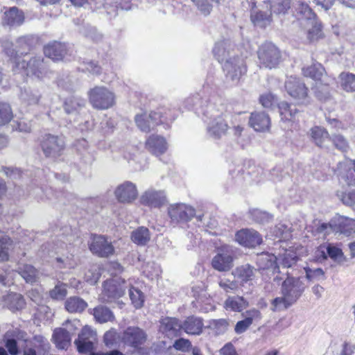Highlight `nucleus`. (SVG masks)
<instances>
[{
	"label": "nucleus",
	"instance_id": "31",
	"mask_svg": "<svg viewBox=\"0 0 355 355\" xmlns=\"http://www.w3.org/2000/svg\"><path fill=\"white\" fill-rule=\"evenodd\" d=\"M248 306V302L241 296H229L224 303L226 310L241 312Z\"/></svg>",
	"mask_w": 355,
	"mask_h": 355
},
{
	"label": "nucleus",
	"instance_id": "29",
	"mask_svg": "<svg viewBox=\"0 0 355 355\" xmlns=\"http://www.w3.org/2000/svg\"><path fill=\"white\" fill-rule=\"evenodd\" d=\"M17 272L26 283L33 284L38 279V271L32 265L20 263L17 267Z\"/></svg>",
	"mask_w": 355,
	"mask_h": 355
},
{
	"label": "nucleus",
	"instance_id": "53",
	"mask_svg": "<svg viewBox=\"0 0 355 355\" xmlns=\"http://www.w3.org/2000/svg\"><path fill=\"white\" fill-rule=\"evenodd\" d=\"M229 321L226 319L211 320L209 321V327L218 335L224 334L228 328Z\"/></svg>",
	"mask_w": 355,
	"mask_h": 355
},
{
	"label": "nucleus",
	"instance_id": "41",
	"mask_svg": "<svg viewBox=\"0 0 355 355\" xmlns=\"http://www.w3.org/2000/svg\"><path fill=\"white\" fill-rule=\"evenodd\" d=\"M132 241L139 245H145L150 239V232L148 228L139 227L132 232Z\"/></svg>",
	"mask_w": 355,
	"mask_h": 355
},
{
	"label": "nucleus",
	"instance_id": "2",
	"mask_svg": "<svg viewBox=\"0 0 355 355\" xmlns=\"http://www.w3.org/2000/svg\"><path fill=\"white\" fill-rule=\"evenodd\" d=\"M90 104L96 110H104L115 104V94L104 86H96L88 92Z\"/></svg>",
	"mask_w": 355,
	"mask_h": 355
},
{
	"label": "nucleus",
	"instance_id": "1",
	"mask_svg": "<svg viewBox=\"0 0 355 355\" xmlns=\"http://www.w3.org/2000/svg\"><path fill=\"white\" fill-rule=\"evenodd\" d=\"M14 71L16 73L23 71L27 76H33L41 79L46 73V65L44 59L40 57H34L28 61L15 58Z\"/></svg>",
	"mask_w": 355,
	"mask_h": 355
},
{
	"label": "nucleus",
	"instance_id": "43",
	"mask_svg": "<svg viewBox=\"0 0 355 355\" xmlns=\"http://www.w3.org/2000/svg\"><path fill=\"white\" fill-rule=\"evenodd\" d=\"M330 141L334 146L343 153H347L350 148L347 139L340 134H333L330 137Z\"/></svg>",
	"mask_w": 355,
	"mask_h": 355
},
{
	"label": "nucleus",
	"instance_id": "27",
	"mask_svg": "<svg viewBox=\"0 0 355 355\" xmlns=\"http://www.w3.org/2000/svg\"><path fill=\"white\" fill-rule=\"evenodd\" d=\"M202 319L196 316L188 317L182 324V329L191 335H200L203 329Z\"/></svg>",
	"mask_w": 355,
	"mask_h": 355
},
{
	"label": "nucleus",
	"instance_id": "63",
	"mask_svg": "<svg viewBox=\"0 0 355 355\" xmlns=\"http://www.w3.org/2000/svg\"><path fill=\"white\" fill-rule=\"evenodd\" d=\"M279 110L280 115L282 116V119L287 121L292 120L295 113H293V110L291 108V105L288 103H280L279 104Z\"/></svg>",
	"mask_w": 355,
	"mask_h": 355
},
{
	"label": "nucleus",
	"instance_id": "15",
	"mask_svg": "<svg viewBox=\"0 0 355 355\" xmlns=\"http://www.w3.org/2000/svg\"><path fill=\"white\" fill-rule=\"evenodd\" d=\"M166 202V194L164 191L149 189L145 191L140 197V202L143 205L150 207L158 208Z\"/></svg>",
	"mask_w": 355,
	"mask_h": 355
},
{
	"label": "nucleus",
	"instance_id": "28",
	"mask_svg": "<svg viewBox=\"0 0 355 355\" xmlns=\"http://www.w3.org/2000/svg\"><path fill=\"white\" fill-rule=\"evenodd\" d=\"M3 305L6 306L12 312L23 309L25 306V301L21 294L10 293L2 298Z\"/></svg>",
	"mask_w": 355,
	"mask_h": 355
},
{
	"label": "nucleus",
	"instance_id": "25",
	"mask_svg": "<svg viewBox=\"0 0 355 355\" xmlns=\"http://www.w3.org/2000/svg\"><path fill=\"white\" fill-rule=\"evenodd\" d=\"M257 263L259 269H272L274 273L280 272L277 264V257L268 252H262L257 256Z\"/></svg>",
	"mask_w": 355,
	"mask_h": 355
},
{
	"label": "nucleus",
	"instance_id": "33",
	"mask_svg": "<svg viewBox=\"0 0 355 355\" xmlns=\"http://www.w3.org/2000/svg\"><path fill=\"white\" fill-rule=\"evenodd\" d=\"M41 98L40 91L35 88L25 87L21 90L20 98L21 101L28 105L38 104Z\"/></svg>",
	"mask_w": 355,
	"mask_h": 355
},
{
	"label": "nucleus",
	"instance_id": "35",
	"mask_svg": "<svg viewBox=\"0 0 355 355\" xmlns=\"http://www.w3.org/2000/svg\"><path fill=\"white\" fill-rule=\"evenodd\" d=\"M304 25L307 28V40L310 42L317 41L323 37L321 24L317 19Z\"/></svg>",
	"mask_w": 355,
	"mask_h": 355
},
{
	"label": "nucleus",
	"instance_id": "12",
	"mask_svg": "<svg viewBox=\"0 0 355 355\" xmlns=\"http://www.w3.org/2000/svg\"><path fill=\"white\" fill-rule=\"evenodd\" d=\"M125 281L121 284L116 279H108L104 282L103 289L101 298L103 302H111L112 300L121 297L125 293L126 286Z\"/></svg>",
	"mask_w": 355,
	"mask_h": 355
},
{
	"label": "nucleus",
	"instance_id": "19",
	"mask_svg": "<svg viewBox=\"0 0 355 355\" xmlns=\"http://www.w3.org/2000/svg\"><path fill=\"white\" fill-rule=\"evenodd\" d=\"M137 127L143 132H149L150 128L159 124L161 120L160 112H151L150 114H137L135 118Z\"/></svg>",
	"mask_w": 355,
	"mask_h": 355
},
{
	"label": "nucleus",
	"instance_id": "30",
	"mask_svg": "<svg viewBox=\"0 0 355 355\" xmlns=\"http://www.w3.org/2000/svg\"><path fill=\"white\" fill-rule=\"evenodd\" d=\"M296 16L302 24L313 22L316 19L315 14L312 11L307 3L301 2L296 7Z\"/></svg>",
	"mask_w": 355,
	"mask_h": 355
},
{
	"label": "nucleus",
	"instance_id": "38",
	"mask_svg": "<svg viewBox=\"0 0 355 355\" xmlns=\"http://www.w3.org/2000/svg\"><path fill=\"white\" fill-rule=\"evenodd\" d=\"M336 225L338 230L347 236L350 235L352 232H355V220L339 216L336 218Z\"/></svg>",
	"mask_w": 355,
	"mask_h": 355
},
{
	"label": "nucleus",
	"instance_id": "57",
	"mask_svg": "<svg viewBox=\"0 0 355 355\" xmlns=\"http://www.w3.org/2000/svg\"><path fill=\"white\" fill-rule=\"evenodd\" d=\"M33 342V347L37 349L39 354H44L48 352L50 348L48 340L42 336H35Z\"/></svg>",
	"mask_w": 355,
	"mask_h": 355
},
{
	"label": "nucleus",
	"instance_id": "20",
	"mask_svg": "<svg viewBox=\"0 0 355 355\" xmlns=\"http://www.w3.org/2000/svg\"><path fill=\"white\" fill-rule=\"evenodd\" d=\"M24 21V15L17 7L10 8L6 10L1 19L3 26L15 27L21 26Z\"/></svg>",
	"mask_w": 355,
	"mask_h": 355
},
{
	"label": "nucleus",
	"instance_id": "45",
	"mask_svg": "<svg viewBox=\"0 0 355 355\" xmlns=\"http://www.w3.org/2000/svg\"><path fill=\"white\" fill-rule=\"evenodd\" d=\"M271 10L275 14H286L291 8V0H270Z\"/></svg>",
	"mask_w": 355,
	"mask_h": 355
},
{
	"label": "nucleus",
	"instance_id": "26",
	"mask_svg": "<svg viewBox=\"0 0 355 355\" xmlns=\"http://www.w3.org/2000/svg\"><path fill=\"white\" fill-rule=\"evenodd\" d=\"M211 266L219 272L229 271L233 267V258L227 253H218L212 259Z\"/></svg>",
	"mask_w": 355,
	"mask_h": 355
},
{
	"label": "nucleus",
	"instance_id": "22",
	"mask_svg": "<svg viewBox=\"0 0 355 355\" xmlns=\"http://www.w3.org/2000/svg\"><path fill=\"white\" fill-rule=\"evenodd\" d=\"M250 126L257 132L269 130L270 119L264 112H255L251 114L250 121Z\"/></svg>",
	"mask_w": 355,
	"mask_h": 355
},
{
	"label": "nucleus",
	"instance_id": "51",
	"mask_svg": "<svg viewBox=\"0 0 355 355\" xmlns=\"http://www.w3.org/2000/svg\"><path fill=\"white\" fill-rule=\"evenodd\" d=\"M272 234L279 241H286L291 238V233L289 228L283 224H279L275 227Z\"/></svg>",
	"mask_w": 355,
	"mask_h": 355
},
{
	"label": "nucleus",
	"instance_id": "44",
	"mask_svg": "<svg viewBox=\"0 0 355 355\" xmlns=\"http://www.w3.org/2000/svg\"><path fill=\"white\" fill-rule=\"evenodd\" d=\"M306 278L310 282L322 281L326 279L325 272L321 268L304 267Z\"/></svg>",
	"mask_w": 355,
	"mask_h": 355
},
{
	"label": "nucleus",
	"instance_id": "55",
	"mask_svg": "<svg viewBox=\"0 0 355 355\" xmlns=\"http://www.w3.org/2000/svg\"><path fill=\"white\" fill-rule=\"evenodd\" d=\"M33 41V37L30 35L19 37L17 41V46L18 47V52L21 54L26 53L27 51H30Z\"/></svg>",
	"mask_w": 355,
	"mask_h": 355
},
{
	"label": "nucleus",
	"instance_id": "42",
	"mask_svg": "<svg viewBox=\"0 0 355 355\" xmlns=\"http://www.w3.org/2000/svg\"><path fill=\"white\" fill-rule=\"evenodd\" d=\"M302 71L305 76L310 77L315 80H321L324 73V68L320 63H315L304 68Z\"/></svg>",
	"mask_w": 355,
	"mask_h": 355
},
{
	"label": "nucleus",
	"instance_id": "47",
	"mask_svg": "<svg viewBox=\"0 0 355 355\" xmlns=\"http://www.w3.org/2000/svg\"><path fill=\"white\" fill-rule=\"evenodd\" d=\"M340 85L342 88L348 92L355 91V75L349 73H341L340 74Z\"/></svg>",
	"mask_w": 355,
	"mask_h": 355
},
{
	"label": "nucleus",
	"instance_id": "21",
	"mask_svg": "<svg viewBox=\"0 0 355 355\" xmlns=\"http://www.w3.org/2000/svg\"><path fill=\"white\" fill-rule=\"evenodd\" d=\"M338 174L348 185H355V161L346 159L338 164Z\"/></svg>",
	"mask_w": 355,
	"mask_h": 355
},
{
	"label": "nucleus",
	"instance_id": "59",
	"mask_svg": "<svg viewBox=\"0 0 355 355\" xmlns=\"http://www.w3.org/2000/svg\"><path fill=\"white\" fill-rule=\"evenodd\" d=\"M78 352L81 354L93 353L92 352L94 349V343L90 341H86L85 340H80L77 338L74 341Z\"/></svg>",
	"mask_w": 355,
	"mask_h": 355
},
{
	"label": "nucleus",
	"instance_id": "6",
	"mask_svg": "<svg viewBox=\"0 0 355 355\" xmlns=\"http://www.w3.org/2000/svg\"><path fill=\"white\" fill-rule=\"evenodd\" d=\"M306 288L304 281L300 277H288L282 283V294L286 295L287 302L294 304Z\"/></svg>",
	"mask_w": 355,
	"mask_h": 355
},
{
	"label": "nucleus",
	"instance_id": "11",
	"mask_svg": "<svg viewBox=\"0 0 355 355\" xmlns=\"http://www.w3.org/2000/svg\"><path fill=\"white\" fill-rule=\"evenodd\" d=\"M77 325H79L78 320H67L66 321V326L68 330L63 328L54 330L53 339L58 348L64 349L69 347L71 343L70 331L73 333L74 329L77 328Z\"/></svg>",
	"mask_w": 355,
	"mask_h": 355
},
{
	"label": "nucleus",
	"instance_id": "8",
	"mask_svg": "<svg viewBox=\"0 0 355 355\" xmlns=\"http://www.w3.org/2000/svg\"><path fill=\"white\" fill-rule=\"evenodd\" d=\"M114 194L119 202L131 204L138 197L137 187L130 181H125L116 187Z\"/></svg>",
	"mask_w": 355,
	"mask_h": 355
},
{
	"label": "nucleus",
	"instance_id": "18",
	"mask_svg": "<svg viewBox=\"0 0 355 355\" xmlns=\"http://www.w3.org/2000/svg\"><path fill=\"white\" fill-rule=\"evenodd\" d=\"M159 331L165 336L173 338L180 335L182 324L175 318L166 317L159 321Z\"/></svg>",
	"mask_w": 355,
	"mask_h": 355
},
{
	"label": "nucleus",
	"instance_id": "49",
	"mask_svg": "<svg viewBox=\"0 0 355 355\" xmlns=\"http://www.w3.org/2000/svg\"><path fill=\"white\" fill-rule=\"evenodd\" d=\"M10 245V238L4 233L0 232V262L8 260V249Z\"/></svg>",
	"mask_w": 355,
	"mask_h": 355
},
{
	"label": "nucleus",
	"instance_id": "64",
	"mask_svg": "<svg viewBox=\"0 0 355 355\" xmlns=\"http://www.w3.org/2000/svg\"><path fill=\"white\" fill-rule=\"evenodd\" d=\"M250 214L255 222L260 223L267 222L271 218V216L268 213L258 209L251 210Z\"/></svg>",
	"mask_w": 355,
	"mask_h": 355
},
{
	"label": "nucleus",
	"instance_id": "7",
	"mask_svg": "<svg viewBox=\"0 0 355 355\" xmlns=\"http://www.w3.org/2000/svg\"><path fill=\"white\" fill-rule=\"evenodd\" d=\"M168 214L175 223L191 220L196 215L195 209L184 203L172 204L168 207Z\"/></svg>",
	"mask_w": 355,
	"mask_h": 355
},
{
	"label": "nucleus",
	"instance_id": "54",
	"mask_svg": "<svg viewBox=\"0 0 355 355\" xmlns=\"http://www.w3.org/2000/svg\"><path fill=\"white\" fill-rule=\"evenodd\" d=\"M129 295L132 304L136 309L141 308L143 306L144 296L139 290L130 287L129 288Z\"/></svg>",
	"mask_w": 355,
	"mask_h": 355
},
{
	"label": "nucleus",
	"instance_id": "4",
	"mask_svg": "<svg viewBox=\"0 0 355 355\" xmlns=\"http://www.w3.org/2000/svg\"><path fill=\"white\" fill-rule=\"evenodd\" d=\"M40 146L45 157L55 159L63 153L65 141L61 136L45 134L40 139Z\"/></svg>",
	"mask_w": 355,
	"mask_h": 355
},
{
	"label": "nucleus",
	"instance_id": "13",
	"mask_svg": "<svg viewBox=\"0 0 355 355\" xmlns=\"http://www.w3.org/2000/svg\"><path fill=\"white\" fill-rule=\"evenodd\" d=\"M121 340L125 345L136 349L146 343L147 335L139 327H129L123 331Z\"/></svg>",
	"mask_w": 355,
	"mask_h": 355
},
{
	"label": "nucleus",
	"instance_id": "16",
	"mask_svg": "<svg viewBox=\"0 0 355 355\" xmlns=\"http://www.w3.org/2000/svg\"><path fill=\"white\" fill-rule=\"evenodd\" d=\"M213 53L220 63L236 56L234 53V44L229 40H222L216 42Z\"/></svg>",
	"mask_w": 355,
	"mask_h": 355
},
{
	"label": "nucleus",
	"instance_id": "56",
	"mask_svg": "<svg viewBox=\"0 0 355 355\" xmlns=\"http://www.w3.org/2000/svg\"><path fill=\"white\" fill-rule=\"evenodd\" d=\"M58 266L60 268H74L77 263L74 259L73 255L69 254L67 256H62L56 258Z\"/></svg>",
	"mask_w": 355,
	"mask_h": 355
},
{
	"label": "nucleus",
	"instance_id": "50",
	"mask_svg": "<svg viewBox=\"0 0 355 355\" xmlns=\"http://www.w3.org/2000/svg\"><path fill=\"white\" fill-rule=\"evenodd\" d=\"M13 117L10 105L6 103L0 102V125L9 123Z\"/></svg>",
	"mask_w": 355,
	"mask_h": 355
},
{
	"label": "nucleus",
	"instance_id": "61",
	"mask_svg": "<svg viewBox=\"0 0 355 355\" xmlns=\"http://www.w3.org/2000/svg\"><path fill=\"white\" fill-rule=\"evenodd\" d=\"M101 274L98 268L93 266L85 275V280L91 285L95 284L99 279Z\"/></svg>",
	"mask_w": 355,
	"mask_h": 355
},
{
	"label": "nucleus",
	"instance_id": "5",
	"mask_svg": "<svg viewBox=\"0 0 355 355\" xmlns=\"http://www.w3.org/2000/svg\"><path fill=\"white\" fill-rule=\"evenodd\" d=\"M226 81L231 85H236L241 77L246 72V67L243 58L234 56L227 60L223 65Z\"/></svg>",
	"mask_w": 355,
	"mask_h": 355
},
{
	"label": "nucleus",
	"instance_id": "62",
	"mask_svg": "<svg viewBox=\"0 0 355 355\" xmlns=\"http://www.w3.org/2000/svg\"><path fill=\"white\" fill-rule=\"evenodd\" d=\"M78 338L94 343L96 340V332L88 326L84 327L78 334Z\"/></svg>",
	"mask_w": 355,
	"mask_h": 355
},
{
	"label": "nucleus",
	"instance_id": "36",
	"mask_svg": "<svg viewBox=\"0 0 355 355\" xmlns=\"http://www.w3.org/2000/svg\"><path fill=\"white\" fill-rule=\"evenodd\" d=\"M92 314L95 320L99 323L112 321L114 318L112 311L109 308L102 305L94 308Z\"/></svg>",
	"mask_w": 355,
	"mask_h": 355
},
{
	"label": "nucleus",
	"instance_id": "9",
	"mask_svg": "<svg viewBox=\"0 0 355 355\" xmlns=\"http://www.w3.org/2000/svg\"><path fill=\"white\" fill-rule=\"evenodd\" d=\"M288 94L299 103H304L308 98V89L305 84L296 77L290 76L285 82Z\"/></svg>",
	"mask_w": 355,
	"mask_h": 355
},
{
	"label": "nucleus",
	"instance_id": "60",
	"mask_svg": "<svg viewBox=\"0 0 355 355\" xmlns=\"http://www.w3.org/2000/svg\"><path fill=\"white\" fill-rule=\"evenodd\" d=\"M144 272L148 278L154 279L159 277L161 272L160 266L154 263H148L144 268Z\"/></svg>",
	"mask_w": 355,
	"mask_h": 355
},
{
	"label": "nucleus",
	"instance_id": "32",
	"mask_svg": "<svg viewBox=\"0 0 355 355\" xmlns=\"http://www.w3.org/2000/svg\"><path fill=\"white\" fill-rule=\"evenodd\" d=\"M310 135L313 142L320 148L327 146L326 142L330 140L329 132L323 128L315 126L310 130Z\"/></svg>",
	"mask_w": 355,
	"mask_h": 355
},
{
	"label": "nucleus",
	"instance_id": "48",
	"mask_svg": "<svg viewBox=\"0 0 355 355\" xmlns=\"http://www.w3.org/2000/svg\"><path fill=\"white\" fill-rule=\"evenodd\" d=\"M326 250L327 255L335 262L340 264L346 261V257L340 248L329 244Z\"/></svg>",
	"mask_w": 355,
	"mask_h": 355
},
{
	"label": "nucleus",
	"instance_id": "39",
	"mask_svg": "<svg viewBox=\"0 0 355 355\" xmlns=\"http://www.w3.org/2000/svg\"><path fill=\"white\" fill-rule=\"evenodd\" d=\"M87 306V303L79 297H71L65 302V308L70 313H80Z\"/></svg>",
	"mask_w": 355,
	"mask_h": 355
},
{
	"label": "nucleus",
	"instance_id": "14",
	"mask_svg": "<svg viewBox=\"0 0 355 355\" xmlns=\"http://www.w3.org/2000/svg\"><path fill=\"white\" fill-rule=\"evenodd\" d=\"M223 114L212 115L207 123V133L214 139H220L225 135L228 125Z\"/></svg>",
	"mask_w": 355,
	"mask_h": 355
},
{
	"label": "nucleus",
	"instance_id": "3",
	"mask_svg": "<svg viewBox=\"0 0 355 355\" xmlns=\"http://www.w3.org/2000/svg\"><path fill=\"white\" fill-rule=\"evenodd\" d=\"M257 55L259 64L270 69L277 67L281 59L279 49L271 42L262 44L259 47Z\"/></svg>",
	"mask_w": 355,
	"mask_h": 355
},
{
	"label": "nucleus",
	"instance_id": "34",
	"mask_svg": "<svg viewBox=\"0 0 355 355\" xmlns=\"http://www.w3.org/2000/svg\"><path fill=\"white\" fill-rule=\"evenodd\" d=\"M298 261V257L295 252L292 250H285L282 254H279L277 257V264L279 268H292Z\"/></svg>",
	"mask_w": 355,
	"mask_h": 355
},
{
	"label": "nucleus",
	"instance_id": "17",
	"mask_svg": "<svg viewBox=\"0 0 355 355\" xmlns=\"http://www.w3.org/2000/svg\"><path fill=\"white\" fill-rule=\"evenodd\" d=\"M235 239L239 244L248 248H254L262 241L260 234L257 231L250 229H243L237 232Z\"/></svg>",
	"mask_w": 355,
	"mask_h": 355
},
{
	"label": "nucleus",
	"instance_id": "52",
	"mask_svg": "<svg viewBox=\"0 0 355 355\" xmlns=\"http://www.w3.org/2000/svg\"><path fill=\"white\" fill-rule=\"evenodd\" d=\"M337 196L343 204L352 207L355 210V191H338Z\"/></svg>",
	"mask_w": 355,
	"mask_h": 355
},
{
	"label": "nucleus",
	"instance_id": "10",
	"mask_svg": "<svg viewBox=\"0 0 355 355\" xmlns=\"http://www.w3.org/2000/svg\"><path fill=\"white\" fill-rule=\"evenodd\" d=\"M90 251L100 257H108L114 252L111 241L101 235H94L89 245Z\"/></svg>",
	"mask_w": 355,
	"mask_h": 355
},
{
	"label": "nucleus",
	"instance_id": "40",
	"mask_svg": "<svg viewBox=\"0 0 355 355\" xmlns=\"http://www.w3.org/2000/svg\"><path fill=\"white\" fill-rule=\"evenodd\" d=\"M85 101L83 98L77 96H71L66 99L64 108L67 114H74L85 106Z\"/></svg>",
	"mask_w": 355,
	"mask_h": 355
},
{
	"label": "nucleus",
	"instance_id": "37",
	"mask_svg": "<svg viewBox=\"0 0 355 355\" xmlns=\"http://www.w3.org/2000/svg\"><path fill=\"white\" fill-rule=\"evenodd\" d=\"M271 20V14L268 11L253 10L251 12V21L257 26L266 27L270 24Z\"/></svg>",
	"mask_w": 355,
	"mask_h": 355
},
{
	"label": "nucleus",
	"instance_id": "58",
	"mask_svg": "<svg viewBox=\"0 0 355 355\" xmlns=\"http://www.w3.org/2000/svg\"><path fill=\"white\" fill-rule=\"evenodd\" d=\"M218 286L225 293H233L238 288L239 286L237 282L226 277L219 279Z\"/></svg>",
	"mask_w": 355,
	"mask_h": 355
},
{
	"label": "nucleus",
	"instance_id": "24",
	"mask_svg": "<svg viewBox=\"0 0 355 355\" xmlns=\"http://www.w3.org/2000/svg\"><path fill=\"white\" fill-rule=\"evenodd\" d=\"M146 147L156 156L162 155L168 148L166 139L157 135H153L148 137L146 141Z\"/></svg>",
	"mask_w": 355,
	"mask_h": 355
},
{
	"label": "nucleus",
	"instance_id": "23",
	"mask_svg": "<svg viewBox=\"0 0 355 355\" xmlns=\"http://www.w3.org/2000/svg\"><path fill=\"white\" fill-rule=\"evenodd\" d=\"M68 49L65 44L53 42L44 46V53L45 55L53 60L59 61L65 58Z\"/></svg>",
	"mask_w": 355,
	"mask_h": 355
},
{
	"label": "nucleus",
	"instance_id": "46",
	"mask_svg": "<svg viewBox=\"0 0 355 355\" xmlns=\"http://www.w3.org/2000/svg\"><path fill=\"white\" fill-rule=\"evenodd\" d=\"M234 274L243 282H246L252 279L254 276V268L248 264L241 266L234 270Z\"/></svg>",
	"mask_w": 355,
	"mask_h": 355
}]
</instances>
